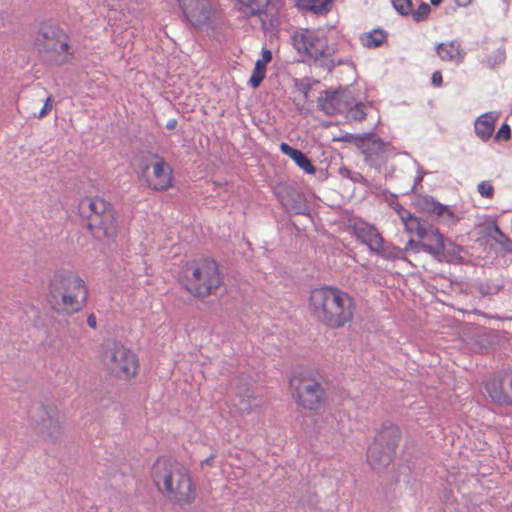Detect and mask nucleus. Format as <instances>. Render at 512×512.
I'll return each instance as SVG.
<instances>
[{"instance_id": "1", "label": "nucleus", "mask_w": 512, "mask_h": 512, "mask_svg": "<svg viewBox=\"0 0 512 512\" xmlns=\"http://www.w3.org/2000/svg\"><path fill=\"white\" fill-rule=\"evenodd\" d=\"M151 479L167 500L177 505H190L196 498V484L187 467L179 461L160 456L151 467Z\"/></svg>"}, {"instance_id": "2", "label": "nucleus", "mask_w": 512, "mask_h": 512, "mask_svg": "<svg viewBox=\"0 0 512 512\" xmlns=\"http://www.w3.org/2000/svg\"><path fill=\"white\" fill-rule=\"evenodd\" d=\"M309 303L314 318L333 329L351 322L356 309L354 299L349 293L332 286L313 289Z\"/></svg>"}, {"instance_id": "3", "label": "nucleus", "mask_w": 512, "mask_h": 512, "mask_svg": "<svg viewBox=\"0 0 512 512\" xmlns=\"http://www.w3.org/2000/svg\"><path fill=\"white\" fill-rule=\"evenodd\" d=\"M87 298L85 282L75 272L60 269L50 279L48 301L56 313L78 312L85 306Z\"/></svg>"}, {"instance_id": "4", "label": "nucleus", "mask_w": 512, "mask_h": 512, "mask_svg": "<svg viewBox=\"0 0 512 512\" xmlns=\"http://www.w3.org/2000/svg\"><path fill=\"white\" fill-rule=\"evenodd\" d=\"M179 282L192 296L206 298L216 294L223 284V276L218 263L205 258L186 263L179 273Z\"/></svg>"}, {"instance_id": "5", "label": "nucleus", "mask_w": 512, "mask_h": 512, "mask_svg": "<svg viewBox=\"0 0 512 512\" xmlns=\"http://www.w3.org/2000/svg\"><path fill=\"white\" fill-rule=\"evenodd\" d=\"M78 212L96 239L112 240L116 237L118 224L111 203L100 197H86L80 200Z\"/></svg>"}, {"instance_id": "6", "label": "nucleus", "mask_w": 512, "mask_h": 512, "mask_svg": "<svg viewBox=\"0 0 512 512\" xmlns=\"http://www.w3.org/2000/svg\"><path fill=\"white\" fill-rule=\"evenodd\" d=\"M99 356L107 373L118 379H130L139 367L136 355L116 340H105L100 346Z\"/></svg>"}, {"instance_id": "7", "label": "nucleus", "mask_w": 512, "mask_h": 512, "mask_svg": "<svg viewBox=\"0 0 512 512\" xmlns=\"http://www.w3.org/2000/svg\"><path fill=\"white\" fill-rule=\"evenodd\" d=\"M35 46L41 58L52 65H62L69 57L64 32L53 25H43L37 33Z\"/></svg>"}, {"instance_id": "8", "label": "nucleus", "mask_w": 512, "mask_h": 512, "mask_svg": "<svg viewBox=\"0 0 512 512\" xmlns=\"http://www.w3.org/2000/svg\"><path fill=\"white\" fill-rule=\"evenodd\" d=\"M400 435V429L394 425L383 427L377 434L367 451V461L373 469H381L390 464Z\"/></svg>"}, {"instance_id": "9", "label": "nucleus", "mask_w": 512, "mask_h": 512, "mask_svg": "<svg viewBox=\"0 0 512 512\" xmlns=\"http://www.w3.org/2000/svg\"><path fill=\"white\" fill-rule=\"evenodd\" d=\"M140 179L156 191H165L172 186V168L158 154H151L141 163Z\"/></svg>"}, {"instance_id": "10", "label": "nucleus", "mask_w": 512, "mask_h": 512, "mask_svg": "<svg viewBox=\"0 0 512 512\" xmlns=\"http://www.w3.org/2000/svg\"><path fill=\"white\" fill-rule=\"evenodd\" d=\"M273 192L286 211L296 215L310 216V207L306 197L294 184L287 182L277 183Z\"/></svg>"}, {"instance_id": "11", "label": "nucleus", "mask_w": 512, "mask_h": 512, "mask_svg": "<svg viewBox=\"0 0 512 512\" xmlns=\"http://www.w3.org/2000/svg\"><path fill=\"white\" fill-rule=\"evenodd\" d=\"M391 149L389 142H384L373 133H364V140L359 150L368 166L380 170L386 164Z\"/></svg>"}, {"instance_id": "12", "label": "nucleus", "mask_w": 512, "mask_h": 512, "mask_svg": "<svg viewBox=\"0 0 512 512\" xmlns=\"http://www.w3.org/2000/svg\"><path fill=\"white\" fill-rule=\"evenodd\" d=\"M419 240L410 239L406 246V251H413L419 253L421 251L431 255L434 259L443 257L444 251V236L435 228L431 223L425 229L422 237Z\"/></svg>"}, {"instance_id": "13", "label": "nucleus", "mask_w": 512, "mask_h": 512, "mask_svg": "<svg viewBox=\"0 0 512 512\" xmlns=\"http://www.w3.org/2000/svg\"><path fill=\"white\" fill-rule=\"evenodd\" d=\"M179 6L193 27L202 28L211 23L210 0H179Z\"/></svg>"}, {"instance_id": "14", "label": "nucleus", "mask_w": 512, "mask_h": 512, "mask_svg": "<svg viewBox=\"0 0 512 512\" xmlns=\"http://www.w3.org/2000/svg\"><path fill=\"white\" fill-rule=\"evenodd\" d=\"M352 105V97L347 88L324 91L317 99L318 109L326 115L345 112Z\"/></svg>"}, {"instance_id": "15", "label": "nucleus", "mask_w": 512, "mask_h": 512, "mask_svg": "<svg viewBox=\"0 0 512 512\" xmlns=\"http://www.w3.org/2000/svg\"><path fill=\"white\" fill-rule=\"evenodd\" d=\"M292 395L301 408L308 410H317L324 399L321 386H296Z\"/></svg>"}, {"instance_id": "16", "label": "nucleus", "mask_w": 512, "mask_h": 512, "mask_svg": "<svg viewBox=\"0 0 512 512\" xmlns=\"http://www.w3.org/2000/svg\"><path fill=\"white\" fill-rule=\"evenodd\" d=\"M417 205L424 212L435 215L444 222L454 220L453 212L445 205L434 200L432 197L424 196L418 199Z\"/></svg>"}, {"instance_id": "17", "label": "nucleus", "mask_w": 512, "mask_h": 512, "mask_svg": "<svg viewBox=\"0 0 512 512\" xmlns=\"http://www.w3.org/2000/svg\"><path fill=\"white\" fill-rule=\"evenodd\" d=\"M354 233L357 239L366 244L372 252L373 249H378L380 247V243L383 242V237L378 230L367 223L355 224Z\"/></svg>"}, {"instance_id": "18", "label": "nucleus", "mask_w": 512, "mask_h": 512, "mask_svg": "<svg viewBox=\"0 0 512 512\" xmlns=\"http://www.w3.org/2000/svg\"><path fill=\"white\" fill-rule=\"evenodd\" d=\"M280 150L283 154L289 156L298 167L307 174H315L316 168L311 160L299 149L293 148L289 144L283 142L280 144Z\"/></svg>"}, {"instance_id": "19", "label": "nucleus", "mask_w": 512, "mask_h": 512, "mask_svg": "<svg viewBox=\"0 0 512 512\" xmlns=\"http://www.w3.org/2000/svg\"><path fill=\"white\" fill-rule=\"evenodd\" d=\"M322 380V376L317 370L301 365L293 369L289 379V384H303L305 382L310 384H321Z\"/></svg>"}, {"instance_id": "20", "label": "nucleus", "mask_w": 512, "mask_h": 512, "mask_svg": "<svg viewBox=\"0 0 512 512\" xmlns=\"http://www.w3.org/2000/svg\"><path fill=\"white\" fill-rule=\"evenodd\" d=\"M438 56L444 61L461 62L463 55L460 50V44L452 40L448 43H440L436 46Z\"/></svg>"}, {"instance_id": "21", "label": "nucleus", "mask_w": 512, "mask_h": 512, "mask_svg": "<svg viewBox=\"0 0 512 512\" xmlns=\"http://www.w3.org/2000/svg\"><path fill=\"white\" fill-rule=\"evenodd\" d=\"M494 122L495 117L492 113L483 114L475 121V133L482 141L490 139L494 131Z\"/></svg>"}, {"instance_id": "22", "label": "nucleus", "mask_w": 512, "mask_h": 512, "mask_svg": "<svg viewBox=\"0 0 512 512\" xmlns=\"http://www.w3.org/2000/svg\"><path fill=\"white\" fill-rule=\"evenodd\" d=\"M297 7L303 11L326 15L333 7V0H297Z\"/></svg>"}, {"instance_id": "23", "label": "nucleus", "mask_w": 512, "mask_h": 512, "mask_svg": "<svg viewBox=\"0 0 512 512\" xmlns=\"http://www.w3.org/2000/svg\"><path fill=\"white\" fill-rule=\"evenodd\" d=\"M484 234L499 244L505 251L512 252V240L501 231L496 222L488 224L484 229Z\"/></svg>"}, {"instance_id": "24", "label": "nucleus", "mask_w": 512, "mask_h": 512, "mask_svg": "<svg viewBox=\"0 0 512 512\" xmlns=\"http://www.w3.org/2000/svg\"><path fill=\"white\" fill-rule=\"evenodd\" d=\"M239 10L247 17L260 16L266 13L270 0H237Z\"/></svg>"}, {"instance_id": "25", "label": "nucleus", "mask_w": 512, "mask_h": 512, "mask_svg": "<svg viewBox=\"0 0 512 512\" xmlns=\"http://www.w3.org/2000/svg\"><path fill=\"white\" fill-rule=\"evenodd\" d=\"M491 399L500 405L512 404V386H486Z\"/></svg>"}, {"instance_id": "26", "label": "nucleus", "mask_w": 512, "mask_h": 512, "mask_svg": "<svg viewBox=\"0 0 512 512\" xmlns=\"http://www.w3.org/2000/svg\"><path fill=\"white\" fill-rule=\"evenodd\" d=\"M387 38V33L382 29H374L371 32L365 33L362 37V43L365 47L375 48L382 45Z\"/></svg>"}, {"instance_id": "27", "label": "nucleus", "mask_w": 512, "mask_h": 512, "mask_svg": "<svg viewBox=\"0 0 512 512\" xmlns=\"http://www.w3.org/2000/svg\"><path fill=\"white\" fill-rule=\"evenodd\" d=\"M444 251H443V257L435 258V260L439 262H447L451 263L454 260H460L461 256L459 255L460 252L463 250V248L459 245H456L454 242L450 240H446L444 238Z\"/></svg>"}, {"instance_id": "28", "label": "nucleus", "mask_w": 512, "mask_h": 512, "mask_svg": "<svg viewBox=\"0 0 512 512\" xmlns=\"http://www.w3.org/2000/svg\"><path fill=\"white\" fill-rule=\"evenodd\" d=\"M373 252L388 260L398 259L402 255V250L400 248L393 245H385L384 241L380 243V247L378 249H373Z\"/></svg>"}, {"instance_id": "29", "label": "nucleus", "mask_w": 512, "mask_h": 512, "mask_svg": "<svg viewBox=\"0 0 512 512\" xmlns=\"http://www.w3.org/2000/svg\"><path fill=\"white\" fill-rule=\"evenodd\" d=\"M429 224L430 223L428 221L416 217L412 219L410 222H407L405 224V227L410 233H415L417 237H422L423 233L425 232V229L429 226Z\"/></svg>"}, {"instance_id": "30", "label": "nucleus", "mask_w": 512, "mask_h": 512, "mask_svg": "<svg viewBox=\"0 0 512 512\" xmlns=\"http://www.w3.org/2000/svg\"><path fill=\"white\" fill-rule=\"evenodd\" d=\"M265 75H266V66L263 65L262 62L256 61L254 70H253L252 75H251V77L249 79V84L253 88L259 87L261 82L264 80Z\"/></svg>"}, {"instance_id": "31", "label": "nucleus", "mask_w": 512, "mask_h": 512, "mask_svg": "<svg viewBox=\"0 0 512 512\" xmlns=\"http://www.w3.org/2000/svg\"><path fill=\"white\" fill-rule=\"evenodd\" d=\"M293 46L298 53H302L308 57L309 49L307 48V37L304 31L295 32L292 37Z\"/></svg>"}, {"instance_id": "32", "label": "nucleus", "mask_w": 512, "mask_h": 512, "mask_svg": "<svg viewBox=\"0 0 512 512\" xmlns=\"http://www.w3.org/2000/svg\"><path fill=\"white\" fill-rule=\"evenodd\" d=\"M364 109L365 105L361 102L356 103L354 106L350 105L346 110L347 117L355 121H361L366 117Z\"/></svg>"}, {"instance_id": "33", "label": "nucleus", "mask_w": 512, "mask_h": 512, "mask_svg": "<svg viewBox=\"0 0 512 512\" xmlns=\"http://www.w3.org/2000/svg\"><path fill=\"white\" fill-rule=\"evenodd\" d=\"M431 12V7L429 4L423 2L419 5L418 9L415 11L411 10L412 18L415 22H421L428 18Z\"/></svg>"}, {"instance_id": "34", "label": "nucleus", "mask_w": 512, "mask_h": 512, "mask_svg": "<svg viewBox=\"0 0 512 512\" xmlns=\"http://www.w3.org/2000/svg\"><path fill=\"white\" fill-rule=\"evenodd\" d=\"M394 9L402 16H408L411 13V0H391Z\"/></svg>"}, {"instance_id": "35", "label": "nucleus", "mask_w": 512, "mask_h": 512, "mask_svg": "<svg viewBox=\"0 0 512 512\" xmlns=\"http://www.w3.org/2000/svg\"><path fill=\"white\" fill-rule=\"evenodd\" d=\"M307 37L308 57L313 59V52L318 48L321 38L314 32L305 31Z\"/></svg>"}, {"instance_id": "36", "label": "nucleus", "mask_w": 512, "mask_h": 512, "mask_svg": "<svg viewBox=\"0 0 512 512\" xmlns=\"http://www.w3.org/2000/svg\"><path fill=\"white\" fill-rule=\"evenodd\" d=\"M336 52L335 46H330L328 44H325V49H318L313 52V59L315 61H319L320 58L328 59L332 58V56Z\"/></svg>"}, {"instance_id": "37", "label": "nucleus", "mask_w": 512, "mask_h": 512, "mask_svg": "<svg viewBox=\"0 0 512 512\" xmlns=\"http://www.w3.org/2000/svg\"><path fill=\"white\" fill-rule=\"evenodd\" d=\"M336 140H339V141H342V142H346V143H352L359 150L360 149V145L362 144V142L364 140V133L363 134H350V133H346V134L340 136L339 138H337Z\"/></svg>"}, {"instance_id": "38", "label": "nucleus", "mask_w": 512, "mask_h": 512, "mask_svg": "<svg viewBox=\"0 0 512 512\" xmlns=\"http://www.w3.org/2000/svg\"><path fill=\"white\" fill-rule=\"evenodd\" d=\"M478 193L484 197L491 199L494 196V187L489 181H482L477 186Z\"/></svg>"}, {"instance_id": "39", "label": "nucleus", "mask_w": 512, "mask_h": 512, "mask_svg": "<svg viewBox=\"0 0 512 512\" xmlns=\"http://www.w3.org/2000/svg\"><path fill=\"white\" fill-rule=\"evenodd\" d=\"M511 138V128L507 123H503L497 131L494 139L496 141L505 140L508 141Z\"/></svg>"}, {"instance_id": "40", "label": "nucleus", "mask_w": 512, "mask_h": 512, "mask_svg": "<svg viewBox=\"0 0 512 512\" xmlns=\"http://www.w3.org/2000/svg\"><path fill=\"white\" fill-rule=\"evenodd\" d=\"M501 287L502 286H500V285H493V291H490V284H488V283L480 284L478 287V291L481 295L486 296V295L498 293L500 291Z\"/></svg>"}, {"instance_id": "41", "label": "nucleus", "mask_w": 512, "mask_h": 512, "mask_svg": "<svg viewBox=\"0 0 512 512\" xmlns=\"http://www.w3.org/2000/svg\"><path fill=\"white\" fill-rule=\"evenodd\" d=\"M320 66L327 69L329 72H332V70L336 67V63L333 58H322V60L320 61Z\"/></svg>"}, {"instance_id": "42", "label": "nucleus", "mask_w": 512, "mask_h": 512, "mask_svg": "<svg viewBox=\"0 0 512 512\" xmlns=\"http://www.w3.org/2000/svg\"><path fill=\"white\" fill-rule=\"evenodd\" d=\"M51 108H52L51 96H48L45 100L43 108L40 110V112L38 114V118H43L44 116H46L48 111L51 110Z\"/></svg>"}, {"instance_id": "43", "label": "nucleus", "mask_w": 512, "mask_h": 512, "mask_svg": "<svg viewBox=\"0 0 512 512\" xmlns=\"http://www.w3.org/2000/svg\"><path fill=\"white\" fill-rule=\"evenodd\" d=\"M431 81H432V84L439 87L442 85L443 83V78H442V74L440 71H435L433 74H432V78H431Z\"/></svg>"}, {"instance_id": "44", "label": "nucleus", "mask_w": 512, "mask_h": 512, "mask_svg": "<svg viewBox=\"0 0 512 512\" xmlns=\"http://www.w3.org/2000/svg\"><path fill=\"white\" fill-rule=\"evenodd\" d=\"M272 60V52L268 49H264L262 52V59H258L257 61H260L263 63V65H267Z\"/></svg>"}, {"instance_id": "45", "label": "nucleus", "mask_w": 512, "mask_h": 512, "mask_svg": "<svg viewBox=\"0 0 512 512\" xmlns=\"http://www.w3.org/2000/svg\"><path fill=\"white\" fill-rule=\"evenodd\" d=\"M508 381L509 384H512V376L507 378V375L505 374L502 376L500 373L497 378L494 379V381L491 384H503L504 382Z\"/></svg>"}, {"instance_id": "46", "label": "nucleus", "mask_w": 512, "mask_h": 512, "mask_svg": "<svg viewBox=\"0 0 512 512\" xmlns=\"http://www.w3.org/2000/svg\"><path fill=\"white\" fill-rule=\"evenodd\" d=\"M401 219L406 224L407 222H410L412 219L416 218V216L412 215L409 211H404L401 213Z\"/></svg>"}, {"instance_id": "47", "label": "nucleus", "mask_w": 512, "mask_h": 512, "mask_svg": "<svg viewBox=\"0 0 512 512\" xmlns=\"http://www.w3.org/2000/svg\"><path fill=\"white\" fill-rule=\"evenodd\" d=\"M87 324H88L89 327H91L93 329L97 328V321H96V317H95L94 314H90L87 317Z\"/></svg>"}, {"instance_id": "48", "label": "nucleus", "mask_w": 512, "mask_h": 512, "mask_svg": "<svg viewBox=\"0 0 512 512\" xmlns=\"http://www.w3.org/2000/svg\"><path fill=\"white\" fill-rule=\"evenodd\" d=\"M339 174L345 178H351V176H352V172L346 167H341L339 169Z\"/></svg>"}, {"instance_id": "49", "label": "nucleus", "mask_w": 512, "mask_h": 512, "mask_svg": "<svg viewBox=\"0 0 512 512\" xmlns=\"http://www.w3.org/2000/svg\"><path fill=\"white\" fill-rule=\"evenodd\" d=\"M177 126V120L176 119H170L167 124H166V128L169 129V130H173L175 129Z\"/></svg>"}, {"instance_id": "50", "label": "nucleus", "mask_w": 512, "mask_h": 512, "mask_svg": "<svg viewBox=\"0 0 512 512\" xmlns=\"http://www.w3.org/2000/svg\"><path fill=\"white\" fill-rule=\"evenodd\" d=\"M472 0H455L458 6L466 7L471 3Z\"/></svg>"}, {"instance_id": "51", "label": "nucleus", "mask_w": 512, "mask_h": 512, "mask_svg": "<svg viewBox=\"0 0 512 512\" xmlns=\"http://www.w3.org/2000/svg\"><path fill=\"white\" fill-rule=\"evenodd\" d=\"M335 63H336V66L343 65V64L352 65V62L348 59H338V60H335Z\"/></svg>"}, {"instance_id": "52", "label": "nucleus", "mask_w": 512, "mask_h": 512, "mask_svg": "<svg viewBox=\"0 0 512 512\" xmlns=\"http://www.w3.org/2000/svg\"><path fill=\"white\" fill-rule=\"evenodd\" d=\"M350 179L353 180L354 182H358L360 181V179H363V176L360 173H355L352 174Z\"/></svg>"}, {"instance_id": "53", "label": "nucleus", "mask_w": 512, "mask_h": 512, "mask_svg": "<svg viewBox=\"0 0 512 512\" xmlns=\"http://www.w3.org/2000/svg\"><path fill=\"white\" fill-rule=\"evenodd\" d=\"M310 89H311V87H310V85H309V84H307V85H304V86H303V88H302V92H303V94H304L305 98H307V96H308V92H309V90H310Z\"/></svg>"}, {"instance_id": "54", "label": "nucleus", "mask_w": 512, "mask_h": 512, "mask_svg": "<svg viewBox=\"0 0 512 512\" xmlns=\"http://www.w3.org/2000/svg\"><path fill=\"white\" fill-rule=\"evenodd\" d=\"M422 178H423L422 176H419V177L416 179V181H415L414 185H413V186L411 187V189L409 190L410 192L414 191L415 186L417 185V183H419V182H421V181H422Z\"/></svg>"}, {"instance_id": "55", "label": "nucleus", "mask_w": 512, "mask_h": 512, "mask_svg": "<svg viewBox=\"0 0 512 512\" xmlns=\"http://www.w3.org/2000/svg\"><path fill=\"white\" fill-rule=\"evenodd\" d=\"M325 44H327V42L325 40H322L321 39V42L319 43V46L316 50L318 49H325Z\"/></svg>"}, {"instance_id": "56", "label": "nucleus", "mask_w": 512, "mask_h": 512, "mask_svg": "<svg viewBox=\"0 0 512 512\" xmlns=\"http://www.w3.org/2000/svg\"><path fill=\"white\" fill-rule=\"evenodd\" d=\"M53 427H54L56 433L59 434L61 431V427H60L59 423L54 424Z\"/></svg>"}, {"instance_id": "57", "label": "nucleus", "mask_w": 512, "mask_h": 512, "mask_svg": "<svg viewBox=\"0 0 512 512\" xmlns=\"http://www.w3.org/2000/svg\"><path fill=\"white\" fill-rule=\"evenodd\" d=\"M442 0H430L431 4L433 6H438L441 3Z\"/></svg>"}, {"instance_id": "58", "label": "nucleus", "mask_w": 512, "mask_h": 512, "mask_svg": "<svg viewBox=\"0 0 512 512\" xmlns=\"http://www.w3.org/2000/svg\"><path fill=\"white\" fill-rule=\"evenodd\" d=\"M211 459H212V457L207 458L206 460H204V461L202 462V466H203L204 464L209 465V464H210Z\"/></svg>"}, {"instance_id": "59", "label": "nucleus", "mask_w": 512, "mask_h": 512, "mask_svg": "<svg viewBox=\"0 0 512 512\" xmlns=\"http://www.w3.org/2000/svg\"><path fill=\"white\" fill-rule=\"evenodd\" d=\"M44 426H45V428H46V430H47L48 434H49L50 436H53V433H50V432H49V427H48L46 424H45Z\"/></svg>"}, {"instance_id": "60", "label": "nucleus", "mask_w": 512, "mask_h": 512, "mask_svg": "<svg viewBox=\"0 0 512 512\" xmlns=\"http://www.w3.org/2000/svg\"><path fill=\"white\" fill-rule=\"evenodd\" d=\"M493 285L494 284H490V291H493Z\"/></svg>"}]
</instances>
